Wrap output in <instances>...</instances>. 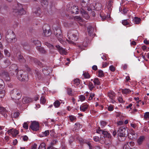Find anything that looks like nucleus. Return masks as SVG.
Masks as SVG:
<instances>
[{"label":"nucleus","mask_w":149,"mask_h":149,"mask_svg":"<svg viewBox=\"0 0 149 149\" xmlns=\"http://www.w3.org/2000/svg\"><path fill=\"white\" fill-rule=\"evenodd\" d=\"M118 100L120 102L122 103L123 102V99L122 97H119L118 99Z\"/></svg>","instance_id":"nucleus-63"},{"label":"nucleus","mask_w":149,"mask_h":149,"mask_svg":"<svg viewBox=\"0 0 149 149\" xmlns=\"http://www.w3.org/2000/svg\"><path fill=\"white\" fill-rule=\"evenodd\" d=\"M108 96L111 100V102L113 103L115 102L114 100L115 95V93L113 91H110L108 93Z\"/></svg>","instance_id":"nucleus-17"},{"label":"nucleus","mask_w":149,"mask_h":149,"mask_svg":"<svg viewBox=\"0 0 149 149\" xmlns=\"http://www.w3.org/2000/svg\"><path fill=\"white\" fill-rule=\"evenodd\" d=\"M1 74L6 81H8L10 80V78L9 75L7 71L5 70L2 71Z\"/></svg>","instance_id":"nucleus-12"},{"label":"nucleus","mask_w":149,"mask_h":149,"mask_svg":"<svg viewBox=\"0 0 149 149\" xmlns=\"http://www.w3.org/2000/svg\"><path fill=\"white\" fill-rule=\"evenodd\" d=\"M37 49L40 53L42 54H45L46 51L42 47H36Z\"/></svg>","instance_id":"nucleus-26"},{"label":"nucleus","mask_w":149,"mask_h":149,"mask_svg":"<svg viewBox=\"0 0 149 149\" xmlns=\"http://www.w3.org/2000/svg\"><path fill=\"white\" fill-rule=\"evenodd\" d=\"M100 123L101 126V128H102L107 125V122L105 121H102L100 122Z\"/></svg>","instance_id":"nucleus-45"},{"label":"nucleus","mask_w":149,"mask_h":149,"mask_svg":"<svg viewBox=\"0 0 149 149\" xmlns=\"http://www.w3.org/2000/svg\"><path fill=\"white\" fill-rule=\"evenodd\" d=\"M9 71L10 75L13 76L18 75V68L15 64L12 65L9 67Z\"/></svg>","instance_id":"nucleus-5"},{"label":"nucleus","mask_w":149,"mask_h":149,"mask_svg":"<svg viewBox=\"0 0 149 149\" xmlns=\"http://www.w3.org/2000/svg\"><path fill=\"white\" fill-rule=\"evenodd\" d=\"M89 87L90 90L92 91L94 88V86L93 84L91 82H90L89 84Z\"/></svg>","instance_id":"nucleus-52"},{"label":"nucleus","mask_w":149,"mask_h":149,"mask_svg":"<svg viewBox=\"0 0 149 149\" xmlns=\"http://www.w3.org/2000/svg\"><path fill=\"white\" fill-rule=\"evenodd\" d=\"M102 134L104 135V136L105 137H107L108 138H110L111 137V135L107 131H102Z\"/></svg>","instance_id":"nucleus-27"},{"label":"nucleus","mask_w":149,"mask_h":149,"mask_svg":"<svg viewBox=\"0 0 149 149\" xmlns=\"http://www.w3.org/2000/svg\"><path fill=\"white\" fill-rule=\"evenodd\" d=\"M131 91L129 89L127 88L125 89H122V90L123 93L126 94L129 93Z\"/></svg>","instance_id":"nucleus-35"},{"label":"nucleus","mask_w":149,"mask_h":149,"mask_svg":"<svg viewBox=\"0 0 149 149\" xmlns=\"http://www.w3.org/2000/svg\"><path fill=\"white\" fill-rule=\"evenodd\" d=\"M67 90V93L69 95H72V89L71 88H68Z\"/></svg>","instance_id":"nucleus-39"},{"label":"nucleus","mask_w":149,"mask_h":149,"mask_svg":"<svg viewBox=\"0 0 149 149\" xmlns=\"http://www.w3.org/2000/svg\"><path fill=\"white\" fill-rule=\"evenodd\" d=\"M94 82L95 84H97V85H100V84L99 79L97 78H96L94 79Z\"/></svg>","instance_id":"nucleus-42"},{"label":"nucleus","mask_w":149,"mask_h":149,"mask_svg":"<svg viewBox=\"0 0 149 149\" xmlns=\"http://www.w3.org/2000/svg\"><path fill=\"white\" fill-rule=\"evenodd\" d=\"M23 126L24 128H25L26 129H27L28 128V124L26 123V122H25L24 123Z\"/></svg>","instance_id":"nucleus-54"},{"label":"nucleus","mask_w":149,"mask_h":149,"mask_svg":"<svg viewBox=\"0 0 149 149\" xmlns=\"http://www.w3.org/2000/svg\"><path fill=\"white\" fill-rule=\"evenodd\" d=\"M89 0H83L81 3V5L83 8H86L89 5L88 1Z\"/></svg>","instance_id":"nucleus-23"},{"label":"nucleus","mask_w":149,"mask_h":149,"mask_svg":"<svg viewBox=\"0 0 149 149\" xmlns=\"http://www.w3.org/2000/svg\"><path fill=\"white\" fill-rule=\"evenodd\" d=\"M45 44L50 49H55L53 45L50 44L48 42H45Z\"/></svg>","instance_id":"nucleus-32"},{"label":"nucleus","mask_w":149,"mask_h":149,"mask_svg":"<svg viewBox=\"0 0 149 149\" xmlns=\"http://www.w3.org/2000/svg\"><path fill=\"white\" fill-rule=\"evenodd\" d=\"M109 69L111 71L113 72L115 70V68L113 65H111L109 67Z\"/></svg>","instance_id":"nucleus-57"},{"label":"nucleus","mask_w":149,"mask_h":149,"mask_svg":"<svg viewBox=\"0 0 149 149\" xmlns=\"http://www.w3.org/2000/svg\"><path fill=\"white\" fill-rule=\"evenodd\" d=\"M128 10L126 8H124L123 9V13L124 14H126Z\"/></svg>","instance_id":"nucleus-58"},{"label":"nucleus","mask_w":149,"mask_h":149,"mask_svg":"<svg viewBox=\"0 0 149 149\" xmlns=\"http://www.w3.org/2000/svg\"><path fill=\"white\" fill-rule=\"evenodd\" d=\"M112 1L111 0H109L108 2L107 7V8L109 9V10H110L111 9V7L112 6V4L111 3Z\"/></svg>","instance_id":"nucleus-34"},{"label":"nucleus","mask_w":149,"mask_h":149,"mask_svg":"<svg viewBox=\"0 0 149 149\" xmlns=\"http://www.w3.org/2000/svg\"><path fill=\"white\" fill-rule=\"evenodd\" d=\"M60 102L58 100H56L54 103V106L56 107H58L60 105Z\"/></svg>","instance_id":"nucleus-36"},{"label":"nucleus","mask_w":149,"mask_h":149,"mask_svg":"<svg viewBox=\"0 0 149 149\" xmlns=\"http://www.w3.org/2000/svg\"><path fill=\"white\" fill-rule=\"evenodd\" d=\"M31 101V98L28 97H25L22 99V102L23 104H25L30 102Z\"/></svg>","instance_id":"nucleus-21"},{"label":"nucleus","mask_w":149,"mask_h":149,"mask_svg":"<svg viewBox=\"0 0 149 149\" xmlns=\"http://www.w3.org/2000/svg\"><path fill=\"white\" fill-rule=\"evenodd\" d=\"M35 73L36 74V79L38 80H41L42 78V76L40 72H39L38 70H35Z\"/></svg>","instance_id":"nucleus-24"},{"label":"nucleus","mask_w":149,"mask_h":149,"mask_svg":"<svg viewBox=\"0 0 149 149\" xmlns=\"http://www.w3.org/2000/svg\"><path fill=\"white\" fill-rule=\"evenodd\" d=\"M13 14L16 16L24 15L26 13L23 5L20 3H15L13 6Z\"/></svg>","instance_id":"nucleus-1"},{"label":"nucleus","mask_w":149,"mask_h":149,"mask_svg":"<svg viewBox=\"0 0 149 149\" xmlns=\"http://www.w3.org/2000/svg\"><path fill=\"white\" fill-rule=\"evenodd\" d=\"M23 139L24 141H27L28 139V138L25 135L23 136Z\"/></svg>","instance_id":"nucleus-60"},{"label":"nucleus","mask_w":149,"mask_h":149,"mask_svg":"<svg viewBox=\"0 0 149 149\" xmlns=\"http://www.w3.org/2000/svg\"><path fill=\"white\" fill-rule=\"evenodd\" d=\"M84 77L85 78H88L90 77V75L87 72H85L83 74Z\"/></svg>","instance_id":"nucleus-51"},{"label":"nucleus","mask_w":149,"mask_h":149,"mask_svg":"<svg viewBox=\"0 0 149 149\" xmlns=\"http://www.w3.org/2000/svg\"><path fill=\"white\" fill-rule=\"evenodd\" d=\"M18 134V131L16 129H14L13 130L12 132V134L13 136H15Z\"/></svg>","instance_id":"nucleus-50"},{"label":"nucleus","mask_w":149,"mask_h":149,"mask_svg":"<svg viewBox=\"0 0 149 149\" xmlns=\"http://www.w3.org/2000/svg\"><path fill=\"white\" fill-rule=\"evenodd\" d=\"M41 5L44 8L46 7L48 5V2L47 0H41Z\"/></svg>","instance_id":"nucleus-29"},{"label":"nucleus","mask_w":149,"mask_h":149,"mask_svg":"<svg viewBox=\"0 0 149 149\" xmlns=\"http://www.w3.org/2000/svg\"><path fill=\"white\" fill-rule=\"evenodd\" d=\"M93 139L95 141L97 142L99 141V138L97 136H95L93 137Z\"/></svg>","instance_id":"nucleus-59"},{"label":"nucleus","mask_w":149,"mask_h":149,"mask_svg":"<svg viewBox=\"0 0 149 149\" xmlns=\"http://www.w3.org/2000/svg\"><path fill=\"white\" fill-rule=\"evenodd\" d=\"M36 148H37V145L36 143H35L33 145V146L32 147L31 149H36Z\"/></svg>","instance_id":"nucleus-64"},{"label":"nucleus","mask_w":149,"mask_h":149,"mask_svg":"<svg viewBox=\"0 0 149 149\" xmlns=\"http://www.w3.org/2000/svg\"><path fill=\"white\" fill-rule=\"evenodd\" d=\"M39 127L38 123L36 121H33L31 123L30 128L33 130L37 131L39 130Z\"/></svg>","instance_id":"nucleus-10"},{"label":"nucleus","mask_w":149,"mask_h":149,"mask_svg":"<svg viewBox=\"0 0 149 149\" xmlns=\"http://www.w3.org/2000/svg\"><path fill=\"white\" fill-rule=\"evenodd\" d=\"M141 19L139 18L135 17L134 19V22L135 24H138L140 22Z\"/></svg>","instance_id":"nucleus-41"},{"label":"nucleus","mask_w":149,"mask_h":149,"mask_svg":"<svg viewBox=\"0 0 149 149\" xmlns=\"http://www.w3.org/2000/svg\"><path fill=\"white\" fill-rule=\"evenodd\" d=\"M4 52L5 54L7 56H9V53L8 52V50L6 49H5L4 50Z\"/></svg>","instance_id":"nucleus-61"},{"label":"nucleus","mask_w":149,"mask_h":149,"mask_svg":"<svg viewBox=\"0 0 149 149\" xmlns=\"http://www.w3.org/2000/svg\"><path fill=\"white\" fill-rule=\"evenodd\" d=\"M86 8H83L81 9L80 12L83 17L86 19H88L89 18V16L86 11Z\"/></svg>","instance_id":"nucleus-16"},{"label":"nucleus","mask_w":149,"mask_h":149,"mask_svg":"<svg viewBox=\"0 0 149 149\" xmlns=\"http://www.w3.org/2000/svg\"><path fill=\"white\" fill-rule=\"evenodd\" d=\"M21 91L17 89H14L10 91V94L11 98L13 100H18L21 97Z\"/></svg>","instance_id":"nucleus-4"},{"label":"nucleus","mask_w":149,"mask_h":149,"mask_svg":"<svg viewBox=\"0 0 149 149\" xmlns=\"http://www.w3.org/2000/svg\"><path fill=\"white\" fill-rule=\"evenodd\" d=\"M43 35L45 36H49L51 34V30L50 29H46L45 26H43Z\"/></svg>","instance_id":"nucleus-15"},{"label":"nucleus","mask_w":149,"mask_h":149,"mask_svg":"<svg viewBox=\"0 0 149 149\" xmlns=\"http://www.w3.org/2000/svg\"><path fill=\"white\" fill-rule=\"evenodd\" d=\"M95 7H96V9L97 10H100L101 8L102 5L101 4L99 3H96L95 4Z\"/></svg>","instance_id":"nucleus-44"},{"label":"nucleus","mask_w":149,"mask_h":149,"mask_svg":"<svg viewBox=\"0 0 149 149\" xmlns=\"http://www.w3.org/2000/svg\"><path fill=\"white\" fill-rule=\"evenodd\" d=\"M6 40L9 42H14L16 41L15 36L13 31L10 34L8 31L6 33Z\"/></svg>","instance_id":"nucleus-6"},{"label":"nucleus","mask_w":149,"mask_h":149,"mask_svg":"<svg viewBox=\"0 0 149 149\" xmlns=\"http://www.w3.org/2000/svg\"><path fill=\"white\" fill-rule=\"evenodd\" d=\"M108 109L109 111H112L113 110V106L112 105H110L108 107Z\"/></svg>","instance_id":"nucleus-55"},{"label":"nucleus","mask_w":149,"mask_h":149,"mask_svg":"<svg viewBox=\"0 0 149 149\" xmlns=\"http://www.w3.org/2000/svg\"><path fill=\"white\" fill-rule=\"evenodd\" d=\"M122 23L123 25H124L125 26L127 25H129V26H128V27L130 26V25L129 24V23L127 21V20H124L123 21H122Z\"/></svg>","instance_id":"nucleus-49"},{"label":"nucleus","mask_w":149,"mask_h":149,"mask_svg":"<svg viewBox=\"0 0 149 149\" xmlns=\"http://www.w3.org/2000/svg\"><path fill=\"white\" fill-rule=\"evenodd\" d=\"M130 148L129 144V143H125L123 147V149H130Z\"/></svg>","instance_id":"nucleus-40"},{"label":"nucleus","mask_w":149,"mask_h":149,"mask_svg":"<svg viewBox=\"0 0 149 149\" xmlns=\"http://www.w3.org/2000/svg\"><path fill=\"white\" fill-rule=\"evenodd\" d=\"M74 84L77 85H79L80 84V80L79 79H76L74 80Z\"/></svg>","instance_id":"nucleus-48"},{"label":"nucleus","mask_w":149,"mask_h":149,"mask_svg":"<svg viewBox=\"0 0 149 149\" xmlns=\"http://www.w3.org/2000/svg\"><path fill=\"white\" fill-rule=\"evenodd\" d=\"M98 75L100 77H103L104 76V73L102 70H98Z\"/></svg>","instance_id":"nucleus-46"},{"label":"nucleus","mask_w":149,"mask_h":149,"mask_svg":"<svg viewBox=\"0 0 149 149\" xmlns=\"http://www.w3.org/2000/svg\"><path fill=\"white\" fill-rule=\"evenodd\" d=\"M6 113V109L4 108L0 107V113L1 114L5 117H7Z\"/></svg>","instance_id":"nucleus-19"},{"label":"nucleus","mask_w":149,"mask_h":149,"mask_svg":"<svg viewBox=\"0 0 149 149\" xmlns=\"http://www.w3.org/2000/svg\"><path fill=\"white\" fill-rule=\"evenodd\" d=\"M71 11L73 13L77 14L79 12V10L78 7L76 6H73L71 7Z\"/></svg>","instance_id":"nucleus-20"},{"label":"nucleus","mask_w":149,"mask_h":149,"mask_svg":"<svg viewBox=\"0 0 149 149\" xmlns=\"http://www.w3.org/2000/svg\"><path fill=\"white\" fill-rule=\"evenodd\" d=\"M49 130H46L45 132H42V134H40L39 136L41 137L46 136L49 135Z\"/></svg>","instance_id":"nucleus-28"},{"label":"nucleus","mask_w":149,"mask_h":149,"mask_svg":"<svg viewBox=\"0 0 149 149\" xmlns=\"http://www.w3.org/2000/svg\"><path fill=\"white\" fill-rule=\"evenodd\" d=\"M70 119L71 121H73L75 120V118L72 116H70Z\"/></svg>","instance_id":"nucleus-62"},{"label":"nucleus","mask_w":149,"mask_h":149,"mask_svg":"<svg viewBox=\"0 0 149 149\" xmlns=\"http://www.w3.org/2000/svg\"><path fill=\"white\" fill-rule=\"evenodd\" d=\"M86 98L84 96L81 95L80 97V99L81 101H83L85 100Z\"/></svg>","instance_id":"nucleus-56"},{"label":"nucleus","mask_w":149,"mask_h":149,"mask_svg":"<svg viewBox=\"0 0 149 149\" xmlns=\"http://www.w3.org/2000/svg\"><path fill=\"white\" fill-rule=\"evenodd\" d=\"M40 102L43 104H44L46 102V99L44 96H42L40 98Z\"/></svg>","instance_id":"nucleus-47"},{"label":"nucleus","mask_w":149,"mask_h":149,"mask_svg":"<svg viewBox=\"0 0 149 149\" xmlns=\"http://www.w3.org/2000/svg\"><path fill=\"white\" fill-rule=\"evenodd\" d=\"M5 86L3 81L2 79H0V89L3 88Z\"/></svg>","instance_id":"nucleus-33"},{"label":"nucleus","mask_w":149,"mask_h":149,"mask_svg":"<svg viewBox=\"0 0 149 149\" xmlns=\"http://www.w3.org/2000/svg\"><path fill=\"white\" fill-rule=\"evenodd\" d=\"M16 56L18 60L21 63H24L26 62V60L22 55L21 52L19 50H17Z\"/></svg>","instance_id":"nucleus-9"},{"label":"nucleus","mask_w":149,"mask_h":149,"mask_svg":"<svg viewBox=\"0 0 149 149\" xmlns=\"http://www.w3.org/2000/svg\"><path fill=\"white\" fill-rule=\"evenodd\" d=\"M5 93L4 90L0 91V98H2L4 97L5 95Z\"/></svg>","instance_id":"nucleus-43"},{"label":"nucleus","mask_w":149,"mask_h":149,"mask_svg":"<svg viewBox=\"0 0 149 149\" xmlns=\"http://www.w3.org/2000/svg\"><path fill=\"white\" fill-rule=\"evenodd\" d=\"M145 139L144 136H141L137 139L136 142L138 146H140L142 145Z\"/></svg>","instance_id":"nucleus-14"},{"label":"nucleus","mask_w":149,"mask_h":149,"mask_svg":"<svg viewBox=\"0 0 149 149\" xmlns=\"http://www.w3.org/2000/svg\"><path fill=\"white\" fill-rule=\"evenodd\" d=\"M54 34L59 41L61 42L62 40L63 37L61 34V29H57L56 31H54Z\"/></svg>","instance_id":"nucleus-11"},{"label":"nucleus","mask_w":149,"mask_h":149,"mask_svg":"<svg viewBox=\"0 0 149 149\" xmlns=\"http://www.w3.org/2000/svg\"><path fill=\"white\" fill-rule=\"evenodd\" d=\"M78 32L75 31L72 33V35H71V37H69L68 38L69 40H67V41L70 44H74L75 43L73 41H75L78 39Z\"/></svg>","instance_id":"nucleus-7"},{"label":"nucleus","mask_w":149,"mask_h":149,"mask_svg":"<svg viewBox=\"0 0 149 149\" xmlns=\"http://www.w3.org/2000/svg\"><path fill=\"white\" fill-rule=\"evenodd\" d=\"M94 28L91 26L87 27V32L88 34L91 36L93 37V35Z\"/></svg>","instance_id":"nucleus-18"},{"label":"nucleus","mask_w":149,"mask_h":149,"mask_svg":"<svg viewBox=\"0 0 149 149\" xmlns=\"http://www.w3.org/2000/svg\"><path fill=\"white\" fill-rule=\"evenodd\" d=\"M128 129L124 126L120 127L118 131V139L120 141H124L126 137L129 134L128 132Z\"/></svg>","instance_id":"nucleus-3"},{"label":"nucleus","mask_w":149,"mask_h":149,"mask_svg":"<svg viewBox=\"0 0 149 149\" xmlns=\"http://www.w3.org/2000/svg\"><path fill=\"white\" fill-rule=\"evenodd\" d=\"M10 64V62L9 61L6 59L3 61V62L2 64L3 67L5 68Z\"/></svg>","instance_id":"nucleus-22"},{"label":"nucleus","mask_w":149,"mask_h":149,"mask_svg":"<svg viewBox=\"0 0 149 149\" xmlns=\"http://www.w3.org/2000/svg\"><path fill=\"white\" fill-rule=\"evenodd\" d=\"M45 146V144L44 143H42L40 145L38 149H46Z\"/></svg>","instance_id":"nucleus-37"},{"label":"nucleus","mask_w":149,"mask_h":149,"mask_svg":"<svg viewBox=\"0 0 149 149\" xmlns=\"http://www.w3.org/2000/svg\"><path fill=\"white\" fill-rule=\"evenodd\" d=\"M31 41L36 45L37 46L36 47H40L41 44L39 41L36 39L34 40L33 39L31 40Z\"/></svg>","instance_id":"nucleus-25"},{"label":"nucleus","mask_w":149,"mask_h":149,"mask_svg":"<svg viewBox=\"0 0 149 149\" xmlns=\"http://www.w3.org/2000/svg\"><path fill=\"white\" fill-rule=\"evenodd\" d=\"M144 118L145 119L149 118V112H146L144 115Z\"/></svg>","instance_id":"nucleus-53"},{"label":"nucleus","mask_w":149,"mask_h":149,"mask_svg":"<svg viewBox=\"0 0 149 149\" xmlns=\"http://www.w3.org/2000/svg\"><path fill=\"white\" fill-rule=\"evenodd\" d=\"M40 8L39 7H38L36 9H33V13L37 14V15H39L40 13Z\"/></svg>","instance_id":"nucleus-31"},{"label":"nucleus","mask_w":149,"mask_h":149,"mask_svg":"<svg viewBox=\"0 0 149 149\" xmlns=\"http://www.w3.org/2000/svg\"><path fill=\"white\" fill-rule=\"evenodd\" d=\"M27 59H30V60L33 61L35 63L38 65L41 68H42V72L45 75L49 74L50 73L51 68L50 67L46 66V65L40 62L37 59L33 58L31 56H28Z\"/></svg>","instance_id":"nucleus-2"},{"label":"nucleus","mask_w":149,"mask_h":149,"mask_svg":"<svg viewBox=\"0 0 149 149\" xmlns=\"http://www.w3.org/2000/svg\"><path fill=\"white\" fill-rule=\"evenodd\" d=\"M19 113L18 112H15L12 115V117L13 118H17L19 116Z\"/></svg>","instance_id":"nucleus-38"},{"label":"nucleus","mask_w":149,"mask_h":149,"mask_svg":"<svg viewBox=\"0 0 149 149\" xmlns=\"http://www.w3.org/2000/svg\"><path fill=\"white\" fill-rule=\"evenodd\" d=\"M57 49L58 51L60 54L61 55H66L67 52L65 49L61 47L59 45H56L55 46Z\"/></svg>","instance_id":"nucleus-13"},{"label":"nucleus","mask_w":149,"mask_h":149,"mask_svg":"<svg viewBox=\"0 0 149 149\" xmlns=\"http://www.w3.org/2000/svg\"><path fill=\"white\" fill-rule=\"evenodd\" d=\"M17 78L20 81H27L29 79L28 74L25 73L20 74V75L18 74Z\"/></svg>","instance_id":"nucleus-8"},{"label":"nucleus","mask_w":149,"mask_h":149,"mask_svg":"<svg viewBox=\"0 0 149 149\" xmlns=\"http://www.w3.org/2000/svg\"><path fill=\"white\" fill-rule=\"evenodd\" d=\"M88 108V105H84L81 106L80 107V109L81 111H86Z\"/></svg>","instance_id":"nucleus-30"}]
</instances>
